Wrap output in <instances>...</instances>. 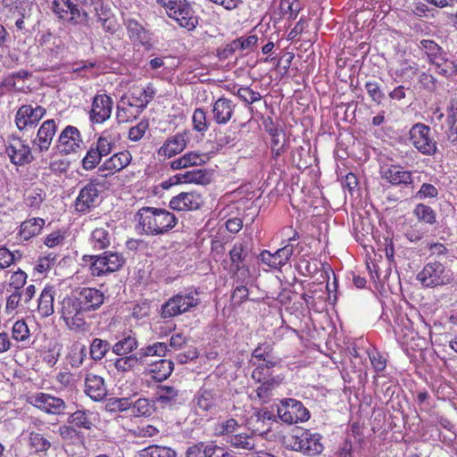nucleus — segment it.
Segmentation results:
<instances>
[{
  "mask_svg": "<svg viewBox=\"0 0 457 457\" xmlns=\"http://www.w3.org/2000/svg\"><path fill=\"white\" fill-rule=\"evenodd\" d=\"M138 228L147 236L163 235L178 223L172 212L161 208L143 207L137 213Z\"/></svg>",
  "mask_w": 457,
  "mask_h": 457,
  "instance_id": "nucleus-1",
  "label": "nucleus"
},
{
  "mask_svg": "<svg viewBox=\"0 0 457 457\" xmlns=\"http://www.w3.org/2000/svg\"><path fill=\"white\" fill-rule=\"evenodd\" d=\"M168 346L164 342H156L145 345L131 354L123 355L114 362V367L119 372L132 370L137 366H144L148 362V358L164 357L167 354Z\"/></svg>",
  "mask_w": 457,
  "mask_h": 457,
  "instance_id": "nucleus-2",
  "label": "nucleus"
},
{
  "mask_svg": "<svg viewBox=\"0 0 457 457\" xmlns=\"http://www.w3.org/2000/svg\"><path fill=\"white\" fill-rule=\"evenodd\" d=\"M83 262L92 276L101 277L119 270L125 263L120 253L106 251L99 255H84Z\"/></svg>",
  "mask_w": 457,
  "mask_h": 457,
  "instance_id": "nucleus-3",
  "label": "nucleus"
},
{
  "mask_svg": "<svg viewBox=\"0 0 457 457\" xmlns=\"http://www.w3.org/2000/svg\"><path fill=\"white\" fill-rule=\"evenodd\" d=\"M166 11L167 15L180 27L193 30L198 24V17L187 0H157Z\"/></svg>",
  "mask_w": 457,
  "mask_h": 457,
  "instance_id": "nucleus-4",
  "label": "nucleus"
},
{
  "mask_svg": "<svg viewBox=\"0 0 457 457\" xmlns=\"http://www.w3.org/2000/svg\"><path fill=\"white\" fill-rule=\"evenodd\" d=\"M416 279L424 287L433 288L450 285L454 280L453 273L439 262H428L417 274Z\"/></svg>",
  "mask_w": 457,
  "mask_h": 457,
  "instance_id": "nucleus-5",
  "label": "nucleus"
},
{
  "mask_svg": "<svg viewBox=\"0 0 457 457\" xmlns=\"http://www.w3.org/2000/svg\"><path fill=\"white\" fill-rule=\"evenodd\" d=\"M51 10L63 24L82 26L88 21V14L71 0H53Z\"/></svg>",
  "mask_w": 457,
  "mask_h": 457,
  "instance_id": "nucleus-6",
  "label": "nucleus"
},
{
  "mask_svg": "<svg viewBox=\"0 0 457 457\" xmlns=\"http://www.w3.org/2000/svg\"><path fill=\"white\" fill-rule=\"evenodd\" d=\"M270 344L263 343L253 351L250 361L255 366L252 372L254 380L261 382L268 375V370L279 363V359L274 356Z\"/></svg>",
  "mask_w": 457,
  "mask_h": 457,
  "instance_id": "nucleus-7",
  "label": "nucleus"
},
{
  "mask_svg": "<svg viewBox=\"0 0 457 457\" xmlns=\"http://www.w3.org/2000/svg\"><path fill=\"white\" fill-rule=\"evenodd\" d=\"M60 313L62 319L70 329H85V311L83 310L75 292L71 295L66 296L62 299L61 302Z\"/></svg>",
  "mask_w": 457,
  "mask_h": 457,
  "instance_id": "nucleus-8",
  "label": "nucleus"
},
{
  "mask_svg": "<svg viewBox=\"0 0 457 457\" xmlns=\"http://www.w3.org/2000/svg\"><path fill=\"white\" fill-rule=\"evenodd\" d=\"M200 303L196 291L183 292L173 295L162 306V317L172 318L187 312Z\"/></svg>",
  "mask_w": 457,
  "mask_h": 457,
  "instance_id": "nucleus-9",
  "label": "nucleus"
},
{
  "mask_svg": "<svg viewBox=\"0 0 457 457\" xmlns=\"http://www.w3.org/2000/svg\"><path fill=\"white\" fill-rule=\"evenodd\" d=\"M321 440L320 434L304 429L292 436L291 447L294 451L313 457L320 454L324 450Z\"/></svg>",
  "mask_w": 457,
  "mask_h": 457,
  "instance_id": "nucleus-10",
  "label": "nucleus"
},
{
  "mask_svg": "<svg viewBox=\"0 0 457 457\" xmlns=\"http://www.w3.org/2000/svg\"><path fill=\"white\" fill-rule=\"evenodd\" d=\"M277 413L281 421L289 425L304 422L310 419L308 409L303 403L293 398L280 401Z\"/></svg>",
  "mask_w": 457,
  "mask_h": 457,
  "instance_id": "nucleus-11",
  "label": "nucleus"
},
{
  "mask_svg": "<svg viewBox=\"0 0 457 457\" xmlns=\"http://www.w3.org/2000/svg\"><path fill=\"white\" fill-rule=\"evenodd\" d=\"M410 141L422 154L434 155L437 151L436 142L431 136V129L425 124L417 123L411 127Z\"/></svg>",
  "mask_w": 457,
  "mask_h": 457,
  "instance_id": "nucleus-12",
  "label": "nucleus"
},
{
  "mask_svg": "<svg viewBox=\"0 0 457 457\" xmlns=\"http://www.w3.org/2000/svg\"><path fill=\"white\" fill-rule=\"evenodd\" d=\"M5 153L10 162L17 166H22L33 161L31 148L24 140L18 137L12 136L8 139Z\"/></svg>",
  "mask_w": 457,
  "mask_h": 457,
  "instance_id": "nucleus-13",
  "label": "nucleus"
},
{
  "mask_svg": "<svg viewBox=\"0 0 457 457\" xmlns=\"http://www.w3.org/2000/svg\"><path fill=\"white\" fill-rule=\"evenodd\" d=\"M113 107L112 98L104 94H96L91 103L88 112L89 120L93 124H103L111 117Z\"/></svg>",
  "mask_w": 457,
  "mask_h": 457,
  "instance_id": "nucleus-14",
  "label": "nucleus"
},
{
  "mask_svg": "<svg viewBox=\"0 0 457 457\" xmlns=\"http://www.w3.org/2000/svg\"><path fill=\"white\" fill-rule=\"evenodd\" d=\"M46 109L42 106L33 107L24 104L21 106L15 115V124L19 130H25L34 128L45 116Z\"/></svg>",
  "mask_w": 457,
  "mask_h": 457,
  "instance_id": "nucleus-15",
  "label": "nucleus"
},
{
  "mask_svg": "<svg viewBox=\"0 0 457 457\" xmlns=\"http://www.w3.org/2000/svg\"><path fill=\"white\" fill-rule=\"evenodd\" d=\"M29 403L36 408L53 415L62 414L66 409V403L62 398L46 393L31 395Z\"/></svg>",
  "mask_w": 457,
  "mask_h": 457,
  "instance_id": "nucleus-16",
  "label": "nucleus"
},
{
  "mask_svg": "<svg viewBox=\"0 0 457 457\" xmlns=\"http://www.w3.org/2000/svg\"><path fill=\"white\" fill-rule=\"evenodd\" d=\"M131 161L132 155L129 151L118 152L98 167L97 173L100 177L108 178L128 167Z\"/></svg>",
  "mask_w": 457,
  "mask_h": 457,
  "instance_id": "nucleus-17",
  "label": "nucleus"
},
{
  "mask_svg": "<svg viewBox=\"0 0 457 457\" xmlns=\"http://www.w3.org/2000/svg\"><path fill=\"white\" fill-rule=\"evenodd\" d=\"M82 144L79 130L74 126H66L58 137L56 148L64 154L76 153Z\"/></svg>",
  "mask_w": 457,
  "mask_h": 457,
  "instance_id": "nucleus-18",
  "label": "nucleus"
},
{
  "mask_svg": "<svg viewBox=\"0 0 457 457\" xmlns=\"http://www.w3.org/2000/svg\"><path fill=\"white\" fill-rule=\"evenodd\" d=\"M204 204L203 195L196 191L182 192L170 198L169 206L178 212L198 210Z\"/></svg>",
  "mask_w": 457,
  "mask_h": 457,
  "instance_id": "nucleus-19",
  "label": "nucleus"
},
{
  "mask_svg": "<svg viewBox=\"0 0 457 457\" xmlns=\"http://www.w3.org/2000/svg\"><path fill=\"white\" fill-rule=\"evenodd\" d=\"M418 63L406 59H400L395 62H391L388 66V74L395 82L411 81L418 74Z\"/></svg>",
  "mask_w": 457,
  "mask_h": 457,
  "instance_id": "nucleus-20",
  "label": "nucleus"
},
{
  "mask_svg": "<svg viewBox=\"0 0 457 457\" xmlns=\"http://www.w3.org/2000/svg\"><path fill=\"white\" fill-rule=\"evenodd\" d=\"M98 202L99 190L97 186L93 182L87 183L80 189L75 200V210L78 212H87L95 208L98 204Z\"/></svg>",
  "mask_w": 457,
  "mask_h": 457,
  "instance_id": "nucleus-21",
  "label": "nucleus"
},
{
  "mask_svg": "<svg viewBox=\"0 0 457 457\" xmlns=\"http://www.w3.org/2000/svg\"><path fill=\"white\" fill-rule=\"evenodd\" d=\"M294 253V245L289 243L275 253L264 250L260 254L262 263L272 269H280L290 260Z\"/></svg>",
  "mask_w": 457,
  "mask_h": 457,
  "instance_id": "nucleus-22",
  "label": "nucleus"
},
{
  "mask_svg": "<svg viewBox=\"0 0 457 457\" xmlns=\"http://www.w3.org/2000/svg\"><path fill=\"white\" fill-rule=\"evenodd\" d=\"M56 123L54 120H45L41 124L36 137L32 141L35 152L42 154L48 151L56 133Z\"/></svg>",
  "mask_w": 457,
  "mask_h": 457,
  "instance_id": "nucleus-23",
  "label": "nucleus"
},
{
  "mask_svg": "<svg viewBox=\"0 0 457 457\" xmlns=\"http://www.w3.org/2000/svg\"><path fill=\"white\" fill-rule=\"evenodd\" d=\"M154 398V403L162 408L171 409L183 402L181 392L172 386L162 385L157 386Z\"/></svg>",
  "mask_w": 457,
  "mask_h": 457,
  "instance_id": "nucleus-24",
  "label": "nucleus"
},
{
  "mask_svg": "<svg viewBox=\"0 0 457 457\" xmlns=\"http://www.w3.org/2000/svg\"><path fill=\"white\" fill-rule=\"evenodd\" d=\"M75 294L85 312L97 310L104 302V294L94 287H83Z\"/></svg>",
  "mask_w": 457,
  "mask_h": 457,
  "instance_id": "nucleus-25",
  "label": "nucleus"
},
{
  "mask_svg": "<svg viewBox=\"0 0 457 457\" xmlns=\"http://www.w3.org/2000/svg\"><path fill=\"white\" fill-rule=\"evenodd\" d=\"M382 178L393 186L409 187L413 182V172L402 166L391 165L381 171Z\"/></svg>",
  "mask_w": 457,
  "mask_h": 457,
  "instance_id": "nucleus-26",
  "label": "nucleus"
},
{
  "mask_svg": "<svg viewBox=\"0 0 457 457\" xmlns=\"http://www.w3.org/2000/svg\"><path fill=\"white\" fill-rule=\"evenodd\" d=\"M145 372L151 375V378L162 382L167 379L174 370V364L170 360L159 359L153 361L148 358V362L144 365Z\"/></svg>",
  "mask_w": 457,
  "mask_h": 457,
  "instance_id": "nucleus-27",
  "label": "nucleus"
},
{
  "mask_svg": "<svg viewBox=\"0 0 457 457\" xmlns=\"http://www.w3.org/2000/svg\"><path fill=\"white\" fill-rule=\"evenodd\" d=\"M236 104L226 97H220L212 104V116L219 125L227 124L232 118Z\"/></svg>",
  "mask_w": 457,
  "mask_h": 457,
  "instance_id": "nucleus-28",
  "label": "nucleus"
},
{
  "mask_svg": "<svg viewBox=\"0 0 457 457\" xmlns=\"http://www.w3.org/2000/svg\"><path fill=\"white\" fill-rule=\"evenodd\" d=\"M120 140V134L117 128L104 129L97 138L94 146L104 157L109 155L116 144Z\"/></svg>",
  "mask_w": 457,
  "mask_h": 457,
  "instance_id": "nucleus-29",
  "label": "nucleus"
},
{
  "mask_svg": "<svg viewBox=\"0 0 457 457\" xmlns=\"http://www.w3.org/2000/svg\"><path fill=\"white\" fill-rule=\"evenodd\" d=\"M85 393L96 402L103 400L107 395L104 378L93 373L87 374L85 378Z\"/></svg>",
  "mask_w": 457,
  "mask_h": 457,
  "instance_id": "nucleus-30",
  "label": "nucleus"
},
{
  "mask_svg": "<svg viewBox=\"0 0 457 457\" xmlns=\"http://www.w3.org/2000/svg\"><path fill=\"white\" fill-rule=\"evenodd\" d=\"M187 144L186 134L178 133L169 137L158 151L160 156L170 158L178 154H180Z\"/></svg>",
  "mask_w": 457,
  "mask_h": 457,
  "instance_id": "nucleus-31",
  "label": "nucleus"
},
{
  "mask_svg": "<svg viewBox=\"0 0 457 457\" xmlns=\"http://www.w3.org/2000/svg\"><path fill=\"white\" fill-rule=\"evenodd\" d=\"M55 288L46 285L42 290L37 300V312L42 318H47L54 312V302Z\"/></svg>",
  "mask_w": 457,
  "mask_h": 457,
  "instance_id": "nucleus-32",
  "label": "nucleus"
},
{
  "mask_svg": "<svg viewBox=\"0 0 457 457\" xmlns=\"http://www.w3.org/2000/svg\"><path fill=\"white\" fill-rule=\"evenodd\" d=\"M138 347V341L135 333L129 331L124 333L120 338L112 346V351L118 356H123L133 353V351Z\"/></svg>",
  "mask_w": 457,
  "mask_h": 457,
  "instance_id": "nucleus-33",
  "label": "nucleus"
},
{
  "mask_svg": "<svg viewBox=\"0 0 457 457\" xmlns=\"http://www.w3.org/2000/svg\"><path fill=\"white\" fill-rule=\"evenodd\" d=\"M112 228L110 224H105V227L95 228L90 236V244L95 250H103L107 248L112 240L111 233Z\"/></svg>",
  "mask_w": 457,
  "mask_h": 457,
  "instance_id": "nucleus-34",
  "label": "nucleus"
},
{
  "mask_svg": "<svg viewBox=\"0 0 457 457\" xmlns=\"http://www.w3.org/2000/svg\"><path fill=\"white\" fill-rule=\"evenodd\" d=\"M430 65L434 67L436 73L447 79L453 78L457 75V63L449 57L446 51Z\"/></svg>",
  "mask_w": 457,
  "mask_h": 457,
  "instance_id": "nucleus-35",
  "label": "nucleus"
},
{
  "mask_svg": "<svg viewBox=\"0 0 457 457\" xmlns=\"http://www.w3.org/2000/svg\"><path fill=\"white\" fill-rule=\"evenodd\" d=\"M173 179L175 183H194L197 185H207L211 181L209 173L205 170L201 169L176 174Z\"/></svg>",
  "mask_w": 457,
  "mask_h": 457,
  "instance_id": "nucleus-36",
  "label": "nucleus"
},
{
  "mask_svg": "<svg viewBox=\"0 0 457 457\" xmlns=\"http://www.w3.org/2000/svg\"><path fill=\"white\" fill-rule=\"evenodd\" d=\"M412 215L420 226L432 227L437 222L436 211L425 204H416L412 210Z\"/></svg>",
  "mask_w": 457,
  "mask_h": 457,
  "instance_id": "nucleus-37",
  "label": "nucleus"
},
{
  "mask_svg": "<svg viewBox=\"0 0 457 457\" xmlns=\"http://www.w3.org/2000/svg\"><path fill=\"white\" fill-rule=\"evenodd\" d=\"M141 112L142 111L138 109V105L131 104L125 97H121L117 105L116 115L119 122H128L135 120Z\"/></svg>",
  "mask_w": 457,
  "mask_h": 457,
  "instance_id": "nucleus-38",
  "label": "nucleus"
},
{
  "mask_svg": "<svg viewBox=\"0 0 457 457\" xmlns=\"http://www.w3.org/2000/svg\"><path fill=\"white\" fill-rule=\"evenodd\" d=\"M45 225V220L41 218H32L23 221L19 229L21 240L27 241L38 235Z\"/></svg>",
  "mask_w": 457,
  "mask_h": 457,
  "instance_id": "nucleus-39",
  "label": "nucleus"
},
{
  "mask_svg": "<svg viewBox=\"0 0 457 457\" xmlns=\"http://www.w3.org/2000/svg\"><path fill=\"white\" fill-rule=\"evenodd\" d=\"M418 47L422 56L429 64L435 62V61L445 52L442 46L432 39H421Z\"/></svg>",
  "mask_w": 457,
  "mask_h": 457,
  "instance_id": "nucleus-40",
  "label": "nucleus"
},
{
  "mask_svg": "<svg viewBox=\"0 0 457 457\" xmlns=\"http://www.w3.org/2000/svg\"><path fill=\"white\" fill-rule=\"evenodd\" d=\"M94 413L88 410H77L68 417V423L74 428L90 430L94 427Z\"/></svg>",
  "mask_w": 457,
  "mask_h": 457,
  "instance_id": "nucleus-41",
  "label": "nucleus"
},
{
  "mask_svg": "<svg viewBox=\"0 0 457 457\" xmlns=\"http://www.w3.org/2000/svg\"><path fill=\"white\" fill-rule=\"evenodd\" d=\"M196 411H211L218 405L216 394L210 390H201L195 398Z\"/></svg>",
  "mask_w": 457,
  "mask_h": 457,
  "instance_id": "nucleus-42",
  "label": "nucleus"
},
{
  "mask_svg": "<svg viewBox=\"0 0 457 457\" xmlns=\"http://www.w3.org/2000/svg\"><path fill=\"white\" fill-rule=\"evenodd\" d=\"M445 131L447 139L451 142L457 141V101H451L447 107Z\"/></svg>",
  "mask_w": 457,
  "mask_h": 457,
  "instance_id": "nucleus-43",
  "label": "nucleus"
},
{
  "mask_svg": "<svg viewBox=\"0 0 457 457\" xmlns=\"http://www.w3.org/2000/svg\"><path fill=\"white\" fill-rule=\"evenodd\" d=\"M28 445L37 453H46L51 448V442L39 432L30 431L28 435Z\"/></svg>",
  "mask_w": 457,
  "mask_h": 457,
  "instance_id": "nucleus-44",
  "label": "nucleus"
},
{
  "mask_svg": "<svg viewBox=\"0 0 457 457\" xmlns=\"http://www.w3.org/2000/svg\"><path fill=\"white\" fill-rule=\"evenodd\" d=\"M227 443L232 447L242 450H253L256 446L254 436L247 433L231 435L230 437L227 438Z\"/></svg>",
  "mask_w": 457,
  "mask_h": 457,
  "instance_id": "nucleus-45",
  "label": "nucleus"
},
{
  "mask_svg": "<svg viewBox=\"0 0 457 457\" xmlns=\"http://www.w3.org/2000/svg\"><path fill=\"white\" fill-rule=\"evenodd\" d=\"M136 457H177V453L170 447L153 445L138 451Z\"/></svg>",
  "mask_w": 457,
  "mask_h": 457,
  "instance_id": "nucleus-46",
  "label": "nucleus"
},
{
  "mask_svg": "<svg viewBox=\"0 0 457 457\" xmlns=\"http://www.w3.org/2000/svg\"><path fill=\"white\" fill-rule=\"evenodd\" d=\"M111 348V345L108 341L101 338H94L89 348L90 357L95 361H101L105 357Z\"/></svg>",
  "mask_w": 457,
  "mask_h": 457,
  "instance_id": "nucleus-47",
  "label": "nucleus"
},
{
  "mask_svg": "<svg viewBox=\"0 0 457 457\" xmlns=\"http://www.w3.org/2000/svg\"><path fill=\"white\" fill-rule=\"evenodd\" d=\"M87 347L83 344L79 342L74 343L71 346L68 354V360L71 367L79 368L80 365H82L87 357Z\"/></svg>",
  "mask_w": 457,
  "mask_h": 457,
  "instance_id": "nucleus-48",
  "label": "nucleus"
},
{
  "mask_svg": "<svg viewBox=\"0 0 457 457\" xmlns=\"http://www.w3.org/2000/svg\"><path fill=\"white\" fill-rule=\"evenodd\" d=\"M154 403L146 398H138L132 402L131 413L136 417H149L154 412Z\"/></svg>",
  "mask_w": 457,
  "mask_h": 457,
  "instance_id": "nucleus-49",
  "label": "nucleus"
},
{
  "mask_svg": "<svg viewBox=\"0 0 457 457\" xmlns=\"http://www.w3.org/2000/svg\"><path fill=\"white\" fill-rule=\"evenodd\" d=\"M232 93L247 105H250L262 99L261 94L249 87H238L237 90L236 87H234Z\"/></svg>",
  "mask_w": 457,
  "mask_h": 457,
  "instance_id": "nucleus-50",
  "label": "nucleus"
},
{
  "mask_svg": "<svg viewBox=\"0 0 457 457\" xmlns=\"http://www.w3.org/2000/svg\"><path fill=\"white\" fill-rule=\"evenodd\" d=\"M28 275L25 271L18 269L16 271L12 272L7 280L8 291H19L26 285Z\"/></svg>",
  "mask_w": 457,
  "mask_h": 457,
  "instance_id": "nucleus-51",
  "label": "nucleus"
},
{
  "mask_svg": "<svg viewBox=\"0 0 457 457\" xmlns=\"http://www.w3.org/2000/svg\"><path fill=\"white\" fill-rule=\"evenodd\" d=\"M22 257L20 251L11 252L7 247H0V269L4 270L10 267L12 264L19 262Z\"/></svg>",
  "mask_w": 457,
  "mask_h": 457,
  "instance_id": "nucleus-52",
  "label": "nucleus"
},
{
  "mask_svg": "<svg viewBox=\"0 0 457 457\" xmlns=\"http://www.w3.org/2000/svg\"><path fill=\"white\" fill-rule=\"evenodd\" d=\"M238 428L239 424L237 420L235 419H228L216 425L214 434L216 436H227L228 438L231 435H235Z\"/></svg>",
  "mask_w": 457,
  "mask_h": 457,
  "instance_id": "nucleus-53",
  "label": "nucleus"
},
{
  "mask_svg": "<svg viewBox=\"0 0 457 457\" xmlns=\"http://www.w3.org/2000/svg\"><path fill=\"white\" fill-rule=\"evenodd\" d=\"M103 157L94 146H91L82 160V167L87 170H91L100 163Z\"/></svg>",
  "mask_w": 457,
  "mask_h": 457,
  "instance_id": "nucleus-54",
  "label": "nucleus"
},
{
  "mask_svg": "<svg viewBox=\"0 0 457 457\" xmlns=\"http://www.w3.org/2000/svg\"><path fill=\"white\" fill-rule=\"evenodd\" d=\"M29 329L24 320H17L12 328V337L17 342H24L29 337Z\"/></svg>",
  "mask_w": 457,
  "mask_h": 457,
  "instance_id": "nucleus-55",
  "label": "nucleus"
},
{
  "mask_svg": "<svg viewBox=\"0 0 457 457\" xmlns=\"http://www.w3.org/2000/svg\"><path fill=\"white\" fill-rule=\"evenodd\" d=\"M45 198V192L42 189L36 188L28 193L25 197V204L30 208L38 209Z\"/></svg>",
  "mask_w": 457,
  "mask_h": 457,
  "instance_id": "nucleus-56",
  "label": "nucleus"
},
{
  "mask_svg": "<svg viewBox=\"0 0 457 457\" xmlns=\"http://www.w3.org/2000/svg\"><path fill=\"white\" fill-rule=\"evenodd\" d=\"M438 195V189L430 183H423L420 189L415 193L414 198L418 200H426L436 198Z\"/></svg>",
  "mask_w": 457,
  "mask_h": 457,
  "instance_id": "nucleus-57",
  "label": "nucleus"
},
{
  "mask_svg": "<svg viewBox=\"0 0 457 457\" xmlns=\"http://www.w3.org/2000/svg\"><path fill=\"white\" fill-rule=\"evenodd\" d=\"M127 29L129 37L133 40L143 41L145 38V29L141 24L134 20H128Z\"/></svg>",
  "mask_w": 457,
  "mask_h": 457,
  "instance_id": "nucleus-58",
  "label": "nucleus"
},
{
  "mask_svg": "<svg viewBox=\"0 0 457 457\" xmlns=\"http://www.w3.org/2000/svg\"><path fill=\"white\" fill-rule=\"evenodd\" d=\"M29 76V73L28 71H20L8 76L4 80V84L17 91H21L23 88V85H20L19 81L27 79Z\"/></svg>",
  "mask_w": 457,
  "mask_h": 457,
  "instance_id": "nucleus-59",
  "label": "nucleus"
},
{
  "mask_svg": "<svg viewBox=\"0 0 457 457\" xmlns=\"http://www.w3.org/2000/svg\"><path fill=\"white\" fill-rule=\"evenodd\" d=\"M231 451H225L213 442L204 444V457H228Z\"/></svg>",
  "mask_w": 457,
  "mask_h": 457,
  "instance_id": "nucleus-60",
  "label": "nucleus"
},
{
  "mask_svg": "<svg viewBox=\"0 0 457 457\" xmlns=\"http://www.w3.org/2000/svg\"><path fill=\"white\" fill-rule=\"evenodd\" d=\"M149 127L147 120H141L129 130V139L134 142L139 141L145 134Z\"/></svg>",
  "mask_w": 457,
  "mask_h": 457,
  "instance_id": "nucleus-61",
  "label": "nucleus"
},
{
  "mask_svg": "<svg viewBox=\"0 0 457 457\" xmlns=\"http://www.w3.org/2000/svg\"><path fill=\"white\" fill-rule=\"evenodd\" d=\"M258 37L256 35H251L248 36L247 37H239L231 43V48L233 50H248L251 49L254 45H256Z\"/></svg>",
  "mask_w": 457,
  "mask_h": 457,
  "instance_id": "nucleus-62",
  "label": "nucleus"
},
{
  "mask_svg": "<svg viewBox=\"0 0 457 457\" xmlns=\"http://www.w3.org/2000/svg\"><path fill=\"white\" fill-rule=\"evenodd\" d=\"M194 129L202 132L207 129L206 113L202 108L195 110L192 117Z\"/></svg>",
  "mask_w": 457,
  "mask_h": 457,
  "instance_id": "nucleus-63",
  "label": "nucleus"
},
{
  "mask_svg": "<svg viewBox=\"0 0 457 457\" xmlns=\"http://www.w3.org/2000/svg\"><path fill=\"white\" fill-rule=\"evenodd\" d=\"M58 434L61 438L68 443H73L79 437V432L73 426L61 425L58 428Z\"/></svg>",
  "mask_w": 457,
  "mask_h": 457,
  "instance_id": "nucleus-64",
  "label": "nucleus"
}]
</instances>
